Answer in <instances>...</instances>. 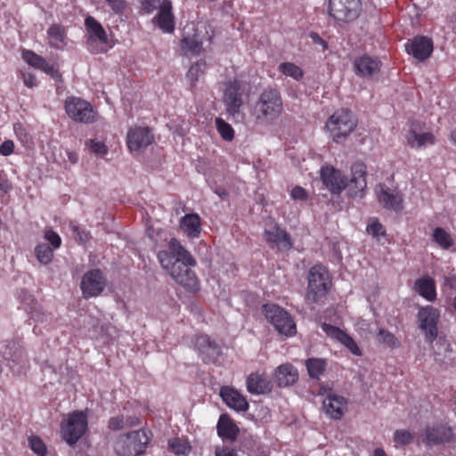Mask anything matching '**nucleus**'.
<instances>
[{"instance_id":"obj_1","label":"nucleus","mask_w":456,"mask_h":456,"mask_svg":"<svg viewBox=\"0 0 456 456\" xmlns=\"http://www.w3.org/2000/svg\"><path fill=\"white\" fill-rule=\"evenodd\" d=\"M157 257L161 267L185 289L195 292L200 289L198 278L191 270L196 260L177 239L172 238L167 248L160 250Z\"/></svg>"},{"instance_id":"obj_2","label":"nucleus","mask_w":456,"mask_h":456,"mask_svg":"<svg viewBox=\"0 0 456 456\" xmlns=\"http://www.w3.org/2000/svg\"><path fill=\"white\" fill-rule=\"evenodd\" d=\"M321 179L326 188L333 195H339L343 190L348 188V193L352 198L362 199L366 183V166L362 162H356L351 167V179L330 166L322 167L320 170Z\"/></svg>"},{"instance_id":"obj_3","label":"nucleus","mask_w":456,"mask_h":456,"mask_svg":"<svg viewBox=\"0 0 456 456\" xmlns=\"http://www.w3.org/2000/svg\"><path fill=\"white\" fill-rule=\"evenodd\" d=\"M283 110L282 99L277 89H265L254 105L252 115L259 125H269L279 118Z\"/></svg>"},{"instance_id":"obj_4","label":"nucleus","mask_w":456,"mask_h":456,"mask_svg":"<svg viewBox=\"0 0 456 456\" xmlns=\"http://www.w3.org/2000/svg\"><path fill=\"white\" fill-rule=\"evenodd\" d=\"M150 443L148 432L144 429L119 435L113 444L118 456H140L144 453Z\"/></svg>"},{"instance_id":"obj_5","label":"nucleus","mask_w":456,"mask_h":456,"mask_svg":"<svg viewBox=\"0 0 456 456\" xmlns=\"http://www.w3.org/2000/svg\"><path fill=\"white\" fill-rule=\"evenodd\" d=\"M330 276L327 269L322 265H314L308 273V286L305 300L317 303L328 293Z\"/></svg>"},{"instance_id":"obj_6","label":"nucleus","mask_w":456,"mask_h":456,"mask_svg":"<svg viewBox=\"0 0 456 456\" xmlns=\"http://www.w3.org/2000/svg\"><path fill=\"white\" fill-rule=\"evenodd\" d=\"M326 127L333 140L338 142L354 130L356 119L350 110L342 109L330 117Z\"/></svg>"},{"instance_id":"obj_7","label":"nucleus","mask_w":456,"mask_h":456,"mask_svg":"<svg viewBox=\"0 0 456 456\" xmlns=\"http://www.w3.org/2000/svg\"><path fill=\"white\" fill-rule=\"evenodd\" d=\"M87 416L82 411H75L68 415L61 424V434L66 443L73 446L87 429Z\"/></svg>"},{"instance_id":"obj_8","label":"nucleus","mask_w":456,"mask_h":456,"mask_svg":"<svg viewBox=\"0 0 456 456\" xmlns=\"http://www.w3.org/2000/svg\"><path fill=\"white\" fill-rule=\"evenodd\" d=\"M262 312L275 330L287 337L296 334V323L293 318L277 305H264Z\"/></svg>"},{"instance_id":"obj_9","label":"nucleus","mask_w":456,"mask_h":456,"mask_svg":"<svg viewBox=\"0 0 456 456\" xmlns=\"http://www.w3.org/2000/svg\"><path fill=\"white\" fill-rule=\"evenodd\" d=\"M362 11L361 0H330L329 14L337 21L351 22L356 20Z\"/></svg>"},{"instance_id":"obj_10","label":"nucleus","mask_w":456,"mask_h":456,"mask_svg":"<svg viewBox=\"0 0 456 456\" xmlns=\"http://www.w3.org/2000/svg\"><path fill=\"white\" fill-rule=\"evenodd\" d=\"M4 346L2 353L12 372L17 376L25 374L29 369V361L22 346L15 341L8 342Z\"/></svg>"},{"instance_id":"obj_11","label":"nucleus","mask_w":456,"mask_h":456,"mask_svg":"<svg viewBox=\"0 0 456 456\" xmlns=\"http://www.w3.org/2000/svg\"><path fill=\"white\" fill-rule=\"evenodd\" d=\"M68 116L76 122L90 124L95 120V112L92 105L78 97H68L65 101Z\"/></svg>"},{"instance_id":"obj_12","label":"nucleus","mask_w":456,"mask_h":456,"mask_svg":"<svg viewBox=\"0 0 456 456\" xmlns=\"http://www.w3.org/2000/svg\"><path fill=\"white\" fill-rule=\"evenodd\" d=\"M244 93L245 85L239 80L234 79L227 82L225 85L224 102L226 111L233 118L240 115V108L243 105Z\"/></svg>"},{"instance_id":"obj_13","label":"nucleus","mask_w":456,"mask_h":456,"mask_svg":"<svg viewBox=\"0 0 456 456\" xmlns=\"http://www.w3.org/2000/svg\"><path fill=\"white\" fill-rule=\"evenodd\" d=\"M19 297L21 299V302L25 306V309L28 312L30 319L33 320V322H36V324H47L53 320V315L51 314L45 313L41 307V305L37 304L36 299L26 290L21 289L19 294ZM37 325H35L33 329L34 333L40 334L41 330H37Z\"/></svg>"},{"instance_id":"obj_14","label":"nucleus","mask_w":456,"mask_h":456,"mask_svg":"<svg viewBox=\"0 0 456 456\" xmlns=\"http://www.w3.org/2000/svg\"><path fill=\"white\" fill-rule=\"evenodd\" d=\"M439 317V311L431 305L421 307L418 313L419 329L425 332L426 340L428 342H433L437 338Z\"/></svg>"},{"instance_id":"obj_15","label":"nucleus","mask_w":456,"mask_h":456,"mask_svg":"<svg viewBox=\"0 0 456 456\" xmlns=\"http://www.w3.org/2000/svg\"><path fill=\"white\" fill-rule=\"evenodd\" d=\"M106 280L99 269L86 272L80 282V288L85 298L97 297L104 289Z\"/></svg>"},{"instance_id":"obj_16","label":"nucleus","mask_w":456,"mask_h":456,"mask_svg":"<svg viewBox=\"0 0 456 456\" xmlns=\"http://www.w3.org/2000/svg\"><path fill=\"white\" fill-rule=\"evenodd\" d=\"M85 26L87 31L86 45L89 51L93 53L102 52L103 49H97L94 45L97 42H100L103 45L107 44L108 37L104 28L100 24V22L92 16L86 18Z\"/></svg>"},{"instance_id":"obj_17","label":"nucleus","mask_w":456,"mask_h":456,"mask_svg":"<svg viewBox=\"0 0 456 456\" xmlns=\"http://www.w3.org/2000/svg\"><path fill=\"white\" fill-rule=\"evenodd\" d=\"M433 49L432 39L424 36H417L405 45L406 52L419 61L427 60L431 55Z\"/></svg>"},{"instance_id":"obj_18","label":"nucleus","mask_w":456,"mask_h":456,"mask_svg":"<svg viewBox=\"0 0 456 456\" xmlns=\"http://www.w3.org/2000/svg\"><path fill=\"white\" fill-rule=\"evenodd\" d=\"M153 141L148 127L131 128L127 134V146L132 152H140Z\"/></svg>"},{"instance_id":"obj_19","label":"nucleus","mask_w":456,"mask_h":456,"mask_svg":"<svg viewBox=\"0 0 456 456\" xmlns=\"http://www.w3.org/2000/svg\"><path fill=\"white\" fill-rule=\"evenodd\" d=\"M195 346L207 363L215 362L221 354L220 346L207 335L196 337Z\"/></svg>"},{"instance_id":"obj_20","label":"nucleus","mask_w":456,"mask_h":456,"mask_svg":"<svg viewBox=\"0 0 456 456\" xmlns=\"http://www.w3.org/2000/svg\"><path fill=\"white\" fill-rule=\"evenodd\" d=\"M265 240L272 248H277L281 251L289 250L292 248L290 235L283 229L273 225L264 232Z\"/></svg>"},{"instance_id":"obj_21","label":"nucleus","mask_w":456,"mask_h":456,"mask_svg":"<svg viewBox=\"0 0 456 456\" xmlns=\"http://www.w3.org/2000/svg\"><path fill=\"white\" fill-rule=\"evenodd\" d=\"M326 415L333 419H340L347 409V401L342 395L330 393L322 402Z\"/></svg>"},{"instance_id":"obj_22","label":"nucleus","mask_w":456,"mask_h":456,"mask_svg":"<svg viewBox=\"0 0 456 456\" xmlns=\"http://www.w3.org/2000/svg\"><path fill=\"white\" fill-rule=\"evenodd\" d=\"M453 436L451 428L444 425L428 427L425 429L422 441L428 445H436L449 443Z\"/></svg>"},{"instance_id":"obj_23","label":"nucleus","mask_w":456,"mask_h":456,"mask_svg":"<svg viewBox=\"0 0 456 456\" xmlns=\"http://www.w3.org/2000/svg\"><path fill=\"white\" fill-rule=\"evenodd\" d=\"M379 191H377V197L383 208L395 212H399L403 208V200L401 193L393 192L389 188L382 184H379Z\"/></svg>"},{"instance_id":"obj_24","label":"nucleus","mask_w":456,"mask_h":456,"mask_svg":"<svg viewBox=\"0 0 456 456\" xmlns=\"http://www.w3.org/2000/svg\"><path fill=\"white\" fill-rule=\"evenodd\" d=\"M354 70L363 78L372 77L380 70V61L369 55L358 57L354 61Z\"/></svg>"},{"instance_id":"obj_25","label":"nucleus","mask_w":456,"mask_h":456,"mask_svg":"<svg viewBox=\"0 0 456 456\" xmlns=\"http://www.w3.org/2000/svg\"><path fill=\"white\" fill-rule=\"evenodd\" d=\"M220 396L227 406L237 411H245L248 408L246 398L230 387H223L220 389Z\"/></svg>"},{"instance_id":"obj_26","label":"nucleus","mask_w":456,"mask_h":456,"mask_svg":"<svg viewBox=\"0 0 456 456\" xmlns=\"http://www.w3.org/2000/svg\"><path fill=\"white\" fill-rule=\"evenodd\" d=\"M153 22H157L164 32L172 33L174 31L175 20L170 0L162 1L158 14L153 18Z\"/></svg>"},{"instance_id":"obj_27","label":"nucleus","mask_w":456,"mask_h":456,"mask_svg":"<svg viewBox=\"0 0 456 456\" xmlns=\"http://www.w3.org/2000/svg\"><path fill=\"white\" fill-rule=\"evenodd\" d=\"M297 379V370L292 364H281L275 370L274 381L280 387L292 386Z\"/></svg>"},{"instance_id":"obj_28","label":"nucleus","mask_w":456,"mask_h":456,"mask_svg":"<svg viewBox=\"0 0 456 456\" xmlns=\"http://www.w3.org/2000/svg\"><path fill=\"white\" fill-rule=\"evenodd\" d=\"M217 434L223 439L234 442L239 435V428L233 420L226 414H222L217 422Z\"/></svg>"},{"instance_id":"obj_29","label":"nucleus","mask_w":456,"mask_h":456,"mask_svg":"<svg viewBox=\"0 0 456 456\" xmlns=\"http://www.w3.org/2000/svg\"><path fill=\"white\" fill-rule=\"evenodd\" d=\"M181 230L191 239L198 238L201 231V223L199 215L186 214L180 220Z\"/></svg>"},{"instance_id":"obj_30","label":"nucleus","mask_w":456,"mask_h":456,"mask_svg":"<svg viewBox=\"0 0 456 456\" xmlns=\"http://www.w3.org/2000/svg\"><path fill=\"white\" fill-rule=\"evenodd\" d=\"M247 389L249 393L261 395L272 390L271 382L262 375L252 373L247 379Z\"/></svg>"},{"instance_id":"obj_31","label":"nucleus","mask_w":456,"mask_h":456,"mask_svg":"<svg viewBox=\"0 0 456 456\" xmlns=\"http://www.w3.org/2000/svg\"><path fill=\"white\" fill-rule=\"evenodd\" d=\"M415 290L428 301L436 299V286L432 279L420 278L415 281Z\"/></svg>"},{"instance_id":"obj_32","label":"nucleus","mask_w":456,"mask_h":456,"mask_svg":"<svg viewBox=\"0 0 456 456\" xmlns=\"http://www.w3.org/2000/svg\"><path fill=\"white\" fill-rule=\"evenodd\" d=\"M407 142L412 148H421L428 144H434L435 137L431 133H417L410 130L407 135Z\"/></svg>"},{"instance_id":"obj_33","label":"nucleus","mask_w":456,"mask_h":456,"mask_svg":"<svg viewBox=\"0 0 456 456\" xmlns=\"http://www.w3.org/2000/svg\"><path fill=\"white\" fill-rule=\"evenodd\" d=\"M181 47L186 54L197 55L202 49V43L197 34H193L192 37L184 34L181 41Z\"/></svg>"},{"instance_id":"obj_34","label":"nucleus","mask_w":456,"mask_h":456,"mask_svg":"<svg viewBox=\"0 0 456 456\" xmlns=\"http://www.w3.org/2000/svg\"><path fill=\"white\" fill-rule=\"evenodd\" d=\"M308 374L312 379H318L323 373L326 362L322 359L312 358L305 362Z\"/></svg>"},{"instance_id":"obj_35","label":"nucleus","mask_w":456,"mask_h":456,"mask_svg":"<svg viewBox=\"0 0 456 456\" xmlns=\"http://www.w3.org/2000/svg\"><path fill=\"white\" fill-rule=\"evenodd\" d=\"M206 62L204 61H198L191 66L186 74V77L190 81L191 86H193L199 80L200 77L204 74Z\"/></svg>"},{"instance_id":"obj_36","label":"nucleus","mask_w":456,"mask_h":456,"mask_svg":"<svg viewBox=\"0 0 456 456\" xmlns=\"http://www.w3.org/2000/svg\"><path fill=\"white\" fill-rule=\"evenodd\" d=\"M35 254L37 260L43 265L49 264L53 256V249L46 243L37 245L35 248Z\"/></svg>"},{"instance_id":"obj_37","label":"nucleus","mask_w":456,"mask_h":456,"mask_svg":"<svg viewBox=\"0 0 456 456\" xmlns=\"http://www.w3.org/2000/svg\"><path fill=\"white\" fill-rule=\"evenodd\" d=\"M433 237L435 241L444 249H448L453 244L450 234L441 227H436L434 230Z\"/></svg>"},{"instance_id":"obj_38","label":"nucleus","mask_w":456,"mask_h":456,"mask_svg":"<svg viewBox=\"0 0 456 456\" xmlns=\"http://www.w3.org/2000/svg\"><path fill=\"white\" fill-rule=\"evenodd\" d=\"M47 34L49 37L52 39L51 45L58 47L60 43H62L65 38V29L61 25L53 24L52 25L48 30Z\"/></svg>"},{"instance_id":"obj_39","label":"nucleus","mask_w":456,"mask_h":456,"mask_svg":"<svg viewBox=\"0 0 456 456\" xmlns=\"http://www.w3.org/2000/svg\"><path fill=\"white\" fill-rule=\"evenodd\" d=\"M279 70L285 76L291 77L296 80L303 77V70L292 62H282L279 65Z\"/></svg>"},{"instance_id":"obj_40","label":"nucleus","mask_w":456,"mask_h":456,"mask_svg":"<svg viewBox=\"0 0 456 456\" xmlns=\"http://www.w3.org/2000/svg\"><path fill=\"white\" fill-rule=\"evenodd\" d=\"M216 125L217 131L224 140L230 142L234 138V130L230 124L221 118H216Z\"/></svg>"},{"instance_id":"obj_41","label":"nucleus","mask_w":456,"mask_h":456,"mask_svg":"<svg viewBox=\"0 0 456 456\" xmlns=\"http://www.w3.org/2000/svg\"><path fill=\"white\" fill-rule=\"evenodd\" d=\"M377 340L379 343H382L391 348L397 347L399 345V342L396 339V338L391 332L385 329H380L379 330Z\"/></svg>"},{"instance_id":"obj_42","label":"nucleus","mask_w":456,"mask_h":456,"mask_svg":"<svg viewBox=\"0 0 456 456\" xmlns=\"http://www.w3.org/2000/svg\"><path fill=\"white\" fill-rule=\"evenodd\" d=\"M23 60L32 67L39 69L45 63V59L30 50H24L22 53Z\"/></svg>"},{"instance_id":"obj_43","label":"nucleus","mask_w":456,"mask_h":456,"mask_svg":"<svg viewBox=\"0 0 456 456\" xmlns=\"http://www.w3.org/2000/svg\"><path fill=\"white\" fill-rule=\"evenodd\" d=\"M28 444L31 450L38 456H45L47 453V448L43 440L36 436H32L28 438Z\"/></svg>"},{"instance_id":"obj_44","label":"nucleus","mask_w":456,"mask_h":456,"mask_svg":"<svg viewBox=\"0 0 456 456\" xmlns=\"http://www.w3.org/2000/svg\"><path fill=\"white\" fill-rule=\"evenodd\" d=\"M69 227L75 235V240L78 243L86 244L91 239L89 232L82 229L80 226L71 223Z\"/></svg>"},{"instance_id":"obj_45","label":"nucleus","mask_w":456,"mask_h":456,"mask_svg":"<svg viewBox=\"0 0 456 456\" xmlns=\"http://www.w3.org/2000/svg\"><path fill=\"white\" fill-rule=\"evenodd\" d=\"M413 441L411 432L405 429H398L394 434V442L396 444L406 445Z\"/></svg>"},{"instance_id":"obj_46","label":"nucleus","mask_w":456,"mask_h":456,"mask_svg":"<svg viewBox=\"0 0 456 456\" xmlns=\"http://www.w3.org/2000/svg\"><path fill=\"white\" fill-rule=\"evenodd\" d=\"M367 232L377 240H379L380 237L386 235L385 228L378 220H374L368 224Z\"/></svg>"},{"instance_id":"obj_47","label":"nucleus","mask_w":456,"mask_h":456,"mask_svg":"<svg viewBox=\"0 0 456 456\" xmlns=\"http://www.w3.org/2000/svg\"><path fill=\"white\" fill-rule=\"evenodd\" d=\"M322 330L326 333L327 336L340 341L345 332L341 330L339 328L323 322L322 324Z\"/></svg>"},{"instance_id":"obj_48","label":"nucleus","mask_w":456,"mask_h":456,"mask_svg":"<svg viewBox=\"0 0 456 456\" xmlns=\"http://www.w3.org/2000/svg\"><path fill=\"white\" fill-rule=\"evenodd\" d=\"M86 145L89 147L91 151L96 155L103 156L108 151L107 146L102 142L90 140L86 142Z\"/></svg>"},{"instance_id":"obj_49","label":"nucleus","mask_w":456,"mask_h":456,"mask_svg":"<svg viewBox=\"0 0 456 456\" xmlns=\"http://www.w3.org/2000/svg\"><path fill=\"white\" fill-rule=\"evenodd\" d=\"M339 342H341L343 345H345L350 350V352L352 354H354V355L361 354L360 349H359L357 344L355 343V341L346 332L343 335V337Z\"/></svg>"},{"instance_id":"obj_50","label":"nucleus","mask_w":456,"mask_h":456,"mask_svg":"<svg viewBox=\"0 0 456 456\" xmlns=\"http://www.w3.org/2000/svg\"><path fill=\"white\" fill-rule=\"evenodd\" d=\"M108 428L113 431H118L126 428L124 415H118L110 419Z\"/></svg>"},{"instance_id":"obj_51","label":"nucleus","mask_w":456,"mask_h":456,"mask_svg":"<svg viewBox=\"0 0 456 456\" xmlns=\"http://www.w3.org/2000/svg\"><path fill=\"white\" fill-rule=\"evenodd\" d=\"M39 69L45 72L47 75H50L53 78L58 80L61 78V73L55 69V67L52 64H49L45 60V63L42 65Z\"/></svg>"},{"instance_id":"obj_52","label":"nucleus","mask_w":456,"mask_h":456,"mask_svg":"<svg viewBox=\"0 0 456 456\" xmlns=\"http://www.w3.org/2000/svg\"><path fill=\"white\" fill-rule=\"evenodd\" d=\"M290 196L295 200L305 201L307 200L306 191L300 186H295L290 191Z\"/></svg>"},{"instance_id":"obj_53","label":"nucleus","mask_w":456,"mask_h":456,"mask_svg":"<svg viewBox=\"0 0 456 456\" xmlns=\"http://www.w3.org/2000/svg\"><path fill=\"white\" fill-rule=\"evenodd\" d=\"M115 13H122L126 8L125 0H105Z\"/></svg>"},{"instance_id":"obj_54","label":"nucleus","mask_w":456,"mask_h":456,"mask_svg":"<svg viewBox=\"0 0 456 456\" xmlns=\"http://www.w3.org/2000/svg\"><path fill=\"white\" fill-rule=\"evenodd\" d=\"M45 239L53 245V248H58L61 246V237L52 230L45 232Z\"/></svg>"},{"instance_id":"obj_55","label":"nucleus","mask_w":456,"mask_h":456,"mask_svg":"<svg viewBox=\"0 0 456 456\" xmlns=\"http://www.w3.org/2000/svg\"><path fill=\"white\" fill-rule=\"evenodd\" d=\"M161 4H162L161 0H144L142 2V9L144 10L145 12L151 13L155 9H157L158 6L160 7Z\"/></svg>"},{"instance_id":"obj_56","label":"nucleus","mask_w":456,"mask_h":456,"mask_svg":"<svg viewBox=\"0 0 456 456\" xmlns=\"http://www.w3.org/2000/svg\"><path fill=\"white\" fill-rule=\"evenodd\" d=\"M169 445L176 454H184L186 452V445L178 439L169 441Z\"/></svg>"},{"instance_id":"obj_57","label":"nucleus","mask_w":456,"mask_h":456,"mask_svg":"<svg viewBox=\"0 0 456 456\" xmlns=\"http://www.w3.org/2000/svg\"><path fill=\"white\" fill-rule=\"evenodd\" d=\"M14 144L12 141L7 140L4 141L0 145V154L3 156H8L13 152Z\"/></svg>"},{"instance_id":"obj_58","label":"nucleus","mask_w":456,"mask_h":456,"mask_svg":"<svg viewBox=\"0 0 456 456\" xmlns=\"http://www.w3.org/2000/svg\"><path fill=\"white\" fill-rule=\"evenodd\" d=\"M216 456H237V452L234 449L227 447L216 448Z\"/></svg>"},{"instance_id":"obj_59","label":"nucleus","mask_w":456,"mask_h":456,"mask_svg":"<svg viewBox=\"0 0 456 456\" xmlns=\"http://www.w3.org/2000/svg\"><path fill=\"white\" fill-rule=\"evenodd\" d=\"M23 82L29 88L37 86L36 77L30 73L23 74Z\"/></svg>"},{"instance_id":"obj_60","label":"nucleus","mask_w":456,"mask_h":456,"mask_svg":"<svg viewBox=\"0 0 456 456\" xmlns=\"http://www.w3.org/2000/svg\"><path fill=\"white\" fill-rule=\"evenodd\" d=\"M141 424L140 419L137 416H127L125 418L126 428H133Z\"/></svg>"},{"instance_id":"obj_61","label":"nucleus","mask_w":456,"mask_h":456,"mask_svg":"<svg viewBox=\"0 0 456 456\" xmlns=\"http://www.w3.org/2000/svg\"><path fill=\"white\" fill-rule=\"evenodd\" d=\"M311 38L315 44L327 47V43L315 32H311Z\"/></svg>"},{"instance_id":"obj_62","label":"nucleus","mask_w":456,"mask_h":456,"mask_svg":"<svg viewBox=\"0 0 456 456\" xmlns=\"http://www.w3.org/2000/svg\"><path fill=\"white\" fill-rule=\"evenodd\" d=\"M330 393H333L332 389L329 387H326L324 385L321 386L320 387V394L321 395H329Z\"/></svg>"},{"instance_id":"obj_63","label":"nucleus","mask_w":456,"mask_h":456,"mask_svg":"<svg viewBox=\"0 0 456 456\" xmlns=\"http://www.w3.org/2000/svg\"><path fill=\"white\" fill-rule=\"evenodd\" d=\"M68 158L72 164L77 163L78 160L77 155L74 152H68Z\"/></svg>"},{"instance_id":"obj_64","label":"nucleus","mask_w":456,"mask_h":456,"mask_svg":"<svg viewBox=\"0 0 456 456\" xmlns=\"http://www.w3.org/2000/svg\"><path fill=\"white\" fill-rule=\"evenodd\" d=\"M373 456H387V454L383 449L377 448L374 450Z\"/></svg>"}]
</instances>
